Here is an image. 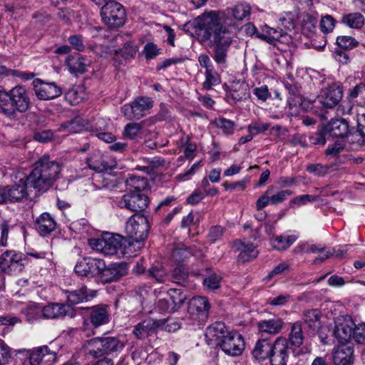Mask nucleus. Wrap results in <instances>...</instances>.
Here are the masks:
<instances>
[{
    "instance_id": "14",
    "label": "nucleus",
    "mask_w": 365,
    "mask_h": 365,
    "mask_svg": "<svg viewBox=\"0 0 365 365\" xmlns=\"http://www.w3.org/2000/svg\"><path fill=\"white\" fill-rule=\"evenodd\" d=\"M354 325L352 319L349 316H341L336 319L334 335L339 343L348 342L353 338Z\"/></svg>"
},
{
    "instance_id": "18",
    "label": "nucleus",
    "mask_w": 365,
    "mask_h": 365,
    "mask_svg": "<svg viewBox=\"0 0 365 365\" xmlns=\"http://www.w3.org/2000/svg\"><path fill=\"white\" fill-rule=\"evenodd\" d=\"M234 247L235 248V251L239 252L237 261L240 264H245L250 262L257 258L259 255L257 246L254 245L251 242H246L245 240L235 241Z\"/></svg>"
},
{
    "instance_id": "21",
    "label": "nucleus",
    "mask_w": 365,
    "mask_h": 365,
    "mask_svg": "<svg viewBox=\"0 0 365 365\" xmlns=\"http://www.w3.org/2000/svg\"><path fill=\"white\" fill-rule=\"evenodd\" d=\"M291 195L289 190H279L271 186L259 197L257 205H277L282 203Z\"/></svg>"
},
{
    "instance_id": "47",
    "label": "nucleus",
    "mask_w": 365,
    "mask_h": 365,
    "mask_svg": "<svg viewBox=\"0 0 365 365\" xmlns=\"http://www.w3.org/2000/svg\"><path fill=\"white\" fill-rule=\"evenodd\" d=\"M157 329L160 328L168 332H174L180 328V322L173 318L157 319Z\"/></svg>"
},
{
    "instance_id": "40",
    "label": "nucleus",
    "mask_w": 365,
    "mask_h": 365,
    "mask_svg": "<svg viewBox=\"0 0 365 365\" xmlns=\"http://www.w3.org/2000/svg\"><path fill=\"white\" fill-rule=\"evenodd\" d=\"M88 166L97 172H103L107 169L108 164L103 160V157L99 151L94 152L87 158Z\"/></svg>"
},
{
    "instance_id": "23",
    "label": "nucleus",
    "mask_w": 365,
    "mask_h": 365,
    "mask_svg": "<svg viewBox=\"0 0 365 365\" xmlns=\"http://www.w3.org/2000/svg\"><path fill=\"white\" fill-rule=\"evenodd\" d=\"M42 309L43 318L46 319L60 318L66 315L72 317L74 315L73 307L66 304L52 303L45 306Z\"/></svg>"
},
{
    "instance_id": "7",
    "label": "nucleus",
    "mask_w": 365,
    "mask_h": 365,
    "mask_svg": "<svg viewBox=\"0 0 365 365\" xmlns=\"http://www.w3.org/2000/svg\"><path fill=\"white\" fill-rule=\"evenodd\" d=\"M101 15L105 24L110 28L123 25L125 12L123 6L115 1H109L101 8Z\"/></svg>"
},
{
    "instance_id": "56",
    "label": "nucleus",
    "mask_w": 365,
    "mask_h": 365,
    "mask_svg": "<svg viewBox=\"0 0 365 365\" xmlns=\"http://www.w3.org/2000/svg\"><path fill=\"white\" fill-rule=\"evenodd\" d=\"M142 129V125L140 123H130L127 124L125 126L124 130H123V135L125 138L133 140L135 139L140 131Z\"/></svg>"
},
{
    "instance_id": "27",
    "label": "nucleus",
    "mask_w": 365,
    "mask_h": 365,
    "mask_svg": "<svg viewBox=\"0 0 365 365\" xmlns=\"http://www.w3.org/2000/svg\"><path fill=\"white\" fill-rule=\"evenodd\" d=\"M273 343L269 339H259L252 351V356L259 361L269 359Z\"/></svg>"
},
{
    "instance_id": "29",
    "label": "nucleus",
    "mask_w": 365,
    "mask_h": 365,
    "mask_svg": "<svg viewBox=\"0 0 365 365\" xmlns=\"http://www.w3.org/2000/svg\"><path fill=\"white\" fill-rule=\"evenodd\" d=\"M132 240H127L123 237L120 249L119 250V256L125 257H131L136 256L138 251L143 247V242Z\"/></svg>"
},
{
    "instance_id": "34",
    "label": "nucleus",
    "mask_w": 365,
    "mask_h": 365,
    "mask_svg": "<svg viewBox=\"0 0 365 365\" xmlns=\"http://www.w3.org/2000/svg\"><path fill=\"white\" fill-rule=\"evenodd\" d=\"M283 324L284 322L281 319L274 318L260 321L258 323V329L262 333L277 334L282 330Z\"/></svg>"
},
{
    "instance_id": "10",
    "label": "nucleus",
    "mask_w": 365,
    "mask_h": 365,
    "mask_svg": "<svg viewBox=\"0 0 365 365\" xmlns=\"http://www.w3.org/2000/svg\"><path fill=\"white\" fill-rule=\"evenodd\" d=\"M220 347L228 356H240L245 349L243 337L239 333L231 331L223 339Z\"/></svg>"
},
{
    "instance_id": "41",
    "label": "nucleus",
    "mask_w": 365,
    "mask_h": 365,
    "mask_svg": "<svg viewBox=\"0 0 365 365\" xmlns=\"http://www.w3.org/2000/svg\"><path fill=\"white\" fill-rule=\"evenodd\" d=\"M211 125L226 135L232 134L235 127V123L233 121L225 118H215L211 122Z\"/></svg>"
},
{
    "instance_id": "1",
    "label": "nucleus",
    "mask_w": 365,
    "mask_h": 365,
    "mask_svg": "<svg viewBox=\"0 0 365 365\" xmlns=\"http://www.w3.org/2000/svg\"><path fill=\"white\" fill-rule=\"evenodd\" d=\"M191 26L199 41L208 42L215 46L212 55L215 61L217 64H225L232 41V34L222 23L219 14L215 11L204 13L195 19Z\"/></svg>"
},
{
    "instance_id": "19",
    "label": "nucleus",
    "mask_w": 365,
    "mask_h": 365,
    "mask_svg": "<svg viewBox=\"0 0 365 365\" xmlns=\"http://www.w3.org/2000/svg\"><path fill=\"white\" fill-rule=\"evenodd\" d=\"M287 23L289 26H285L284 29H274L264 25L261 29L260 33H257V38L270 44H273L276 41H281L282 38H284L287 34V31L291 30L293 27L292 24L289 21Z\"/></svg>"
},
{
    "instance_id": "53",
    "label": "nucleus",
    "mask_w": 365,
    "mask_h": 365,
    "mask_svg": "<svg viewBox=\"0 0 365 365\" xmlns=\"http://www.w3.org/2000/svg\"><path fill=\"white\" fill-rule=\"evenodd\" d=\"M39 350L42 351L41 365H54L57 361L56 352L51 351L47 346H39Z\"/></svg>"
},
{
    "instance_id": "12",
    "label": "nucleus",
    "mask_w": 365,
    "mask_h": 365,
    "mask_svg": "<svg viewBox=\"0 0 365 365\" xmlns=\"http://www.w3.org/2000/svg\"><path fill=\"white\" fill-rule=\"evenodd\" d=\"M342 95L340 86L334 83L322 90L315 103H319L324 108H332L341 100Z\"/></svg>"
},
{
    "instance_id": "26",
    "label": "nucleus",
    "mask_w": 365,
    "mask_h": 365,
    "mask_svg": "<svg viewBox=\"0 0 365 365\" xmlns=\"http://www.w3.org/2000/svg\"><path fill=\"white\" fill-rule=\"evenodd\" d=\"M354 349L349 345L337 346L333 353V362L335 365H349L353 359Z\"/></svg>"
},
{
    "instance_id": "5",
    "label": "nucleus",
    "mask_w": 365,
    "mask_h": 365,
    "mask_svg": "<svg viewBox=\"0 0 365 365\" xmlns=\"http://www.w3.org/2000/svg\"><path fill=\"white\" fill-rule=\"evenodd\" d=\"M123 236L109 232L103 233L101 237L88 240V245L97 252L106 256L118 255Z\"/></svg>"
},
{
    "instance_id": "64",
    "label": "nucleus",
    "mask_w": 365,
    "mask_h": 365,
    "mask_svg": "<svg viewBox=\"0 0 365 365\" xmlns=\"http://www.w3.org/2000/svg\"><path fill=\"white\" fill-rule=\"evenodd\" d=\"M335 26V21L330 15H326L322 17L320 21V29L323 33L332 31Z\"/></svg>"
},
{
    "instance_id": "48",
    "label": "nucleus",
    "mask_w": 365,
    "mask_h": 365,
    "mask_svg": "<svg viewBox=\"0 0 365 365\" xmlns=\"http://www.w3.org/2000/svg\"><path fill=\"white\" fill-rule=\"evenodd\" d=\"M67 65L71 72L83 73L86 71V63L84 58L77 56H69L67 60Z\"/></svg>"
},
{
    "instance_id": "8",
    "label": "nucleus",
    "mask_w": 365,
    "mask_h": 365,
    "mask_svg": "<svg viewBox=\"0 0 365 365\" xmlns=\"http://www.w3.org/2000/svg\"><path fill=\"white\" fill-rule=\"evenodd\" d=\"M23 106V88L17 86L9 93L0 92V112L11 115L16 110L21 111Z\"/></svg>"
},
{
    "instance_id": "3",
    "label": "nucleus",
    "mask_w": 365,
    "mask_h": 365,
    "mask_svg": "<svg viewBox=\"0 0 365 365\" xmlns=\"http://www.w3.org/2000/svg\"><path fill=\"white\" fill-rule=\"evenodd\" d=\"M125 343L118 336L96 337L86 341L84 349L86 354L97 359L105 354L120 352Z\"/></svg>"
},
{
    "instance_id": "32",
    "label": "nucleus",
    "mask_w": 365,
    "mask_h": 365,
    "mask_svg": "<svg viewBox=\"0 0 365 365\" xmlns=\"http://www.w3.org/2000/svg\"><path fill=\"white\" fill-rule=\"evenodd\" d=\"M157 323L155 319H145L135 326L133 333L136 338L144 339L157 329Z\"/></svg>"
},
{
    "instance_id": "58",
    "label": "nucleus",
    "mask_w": 365,
    "mask_h": 365,
    "mask_svg": "<svg viewBox=\"0 0 365 365\" xmlns=\"http://www.w3.org/2000/svg\"><path fill=\"white\" fill-rule=\"evenodd\" d=\"M345 148L347 149L346 144L344 139L336 140L333 144L329 145L326 150V155L330 156H336Z\"/></svg>"
},
{
    "instance_id": "17",
    "label": "nucleus",
    "mask_w": 365,
    "mask_h": 365,
    "mask_svg": "<svg viewBox=\"0 0 365 365\" xmlns=\"http://www.w3.org/2000/svg\"><path fill=\"white\" fill-rule=\"evenodd\" d=\"M210 309V303L205 297H193L188 306V312L195 321L202 322L207 317V312Z\"/></svg>"
},
{
    "instance_id": "2",
    "label": "nucleus",
    "mask_w": 365,
    "mask_h": 365,
    "mask_svg": "<svg viewBox=\"0 0 365 365\" xmlns=\"http://www.w3.org/2000/svg\"><path fill=\"white\" fill-rule=\"evenodd\" d=\"M61 170V165L51 160L49 155L39 158L24 181V197L33 200L37 194L48 190L58 178Z\"/></svg>"
},
{
    "instance_id": "35",
    "label": "nucleus",
    "mask_w": 365,
    "mask_h": 365,
    "mask_svg": "<svg viewBox=\"0 0 365 365\" xmlns=\"http://www.w3.org/2000/svg\"><path fill=\"white\" fill-rule=\"evenodd\" d=\"M297 239L298 235L296 234L285 233L272 240L271 245L274 250L282 251L289 248Z\"/></svg>"
},
{
    "instance_id": "55",
    "label": "nucleus",
    "mask_w": 365,
    "mask_h": 365,
    "mask_svg": "<svg viewBox=\"0 0 365 365\" xmlns=\"http://www.w3.org/2000/svg\"><path fill=\"white\" fill-rule=\"evenodd\" d=\"M221 279V277L216 273H209V274L205 277L203 284L207 289L215 290L220 287Z\"/></svg>"
},
{
    "instance_id": "9",
    "label": "nucleus",
    "mask_w": 365,
    "mask_h": 365,
    "mask_svg": "<svg viewBox=\"0 0 365 365\" xmlns=\"http://www.w3.org/2000/svg\"><path fill=\"white\" fill-rule=\"evenodd\" d=\"M153 102L150 98L139 97L130 104L121 108V112L128 120L140 119L145 116L153 107Z\"/></svg>"
},
{
    "instance_id": "42",
    "label": "nucleus",
    "mask_w": 365,
    "mask_h": 365,
    "mask_svg": "<svg viewBox=\"0 0 365 365\" xmlns=\"http://www.w3.org/2000/svg\"><path fill=\"white\" fill-rule=\"evenodd\" d=\"M24 314L26 317V320L30 323H33L43 318V309L37 304L30 303L27 305Z\"/></svg>"
},
{
    "instance_id": "37",
    "label": "nucleus",
    "mask_w": 365,
    "mask_h": 365,
    "mask_svg": "<svg viewBox=\"0 0 365 365\" xmlns=\"http://www.w3.org/2000/svg\"><path fill=\"white\" fill-rule=\"evenodd\" d=\"M318 22V14L316 12L306 13L302 19V29L304 34L314 33Z\"/></svg>"
},
{
    "instance_id": "62",
    "label": "nucleus",
    "mask_w": 365,
    "mask_h": 365,
    "mask_svg": "<svg viewBox=\"0 0 365 365\" xmlns=\"http://www.w3.org/2000/svg\"><path fill=\"white\" fill-rule=\"evenodd\" d=\"M354 340L361 344H365V323H360L355 325L353 331Z\"/></svg>"
},
{
    "instance_id": "38",
    "label": "nucleus",
    "mask_w": 365,
    "mask_h": 365,
    "mask_svg": "<svg viewBox=\"0 0 365 365\" xmlns=\"http://www.w3.org/2000/svg\"><path fill=\"white\" fill-rule=\"evenodd\" d=\"M321 314L317 309L306 311L303 314V320L307 327L313 331H317L321 325Z\"/></svg>"
},
{
    "instance_id": "45",
    "label": "nucleus",
    "mask_w": 365,
    "mask_h": 365,
    "mask_svg": "<svg viewBox=\"0 0 365 365\" xmlns=\"http://www.w3.org/2000/svg\"><path fill=\"white\" fill-rule=\"evenodd\" d=\"M205 80L202 83L203 88L210 90L213 86H217L221 82V78L215 68L205 72Z\"/></svg>"
},
{
    "instance_id": "25",
    "label": "nucleus",
    "mask_w": 365,
    "mask_h": 365,
    "mask_svg": "<svg viewBox=\"0 0 365 365\" xmlns=\"http://www.w3.org/2000/svg\"><path fill=\"white\" fill-rule=\"evenodd\" d=\"M91 324L98 327L109 322V314L106 306H95L87 308Z\"/></svg>"
},
{
    "instance_id": "52",
    "label": "nucleus",
    "mask_w": 365,
    "mask_h": 365,
    "mask_svg": "<svg viewBox=\"0 0 365 365\" xmlns=\"http://www.w3.org/2000/svg\"><path fill=\"white\" fill-rule=\"evenodd\" d=\"M149 276L155 279L159 283L166 282L170 276L167 273L164 267L161 266L153 267L148 270Z\"/></svg>"
},
{
    "instance_id": "28",
    "label": "nucleus",
    "mask_w": 365,
    "mask_h": 365,
    "mask_svg": "<svg viewBox=\"0 0 365 365\" xmlns=\"http://www.w3.org/2000/svg\"><path fill=\"white\" fill-rule=\"evenodd\" d=\"M36 230L41 236H46L55 230L56 223L47 212L42 213L36 220Z\"/></svg>"
},
{
    "instance_id": "61",
    "label": "nucleus",
    "mask_w": 365,
    "mask_h": 365,
    "mask_svg": "<svg viewBox=\"0 0 365 365\" xmlns=\"http://www.w3.org/2000/svg\"><path fill=\"white\" fill-rule=\"evenodd\" d=\"M324 250V247L320 245L309 244V243H302L299 244L295 249L294 251L296 252H305V253H319V252H322Z\"/></svg>"
},
{
    "instance_id": "13",
    "label": "nucleus",
    "mask_w": 365,
    "mask_h": 365,
    "mask_svg": "<svg viewBox=\"0 0 365 365\" xmlns=\"http://www.w3.org/2000/svg\"><path fill=\"white\" fill-rule=\"evenodd\" d=\"M269 361L271 365H287L289 348L288 341L283 337H278L272 344Z\"/></svg>"
},
{
    "instance_id": "49",
    "label": "nucleus",
    "mask_w": 365,
    "mask_h": 365,
    "mask_svg": "<svg viewBox=\"0 0 365 365\" xmlns=\"http://www.w3.org/2000/svg\"><path fill=\"white\" fill-rule=\"evenodd\" d=\"M168 297L175 309L180 307L186 299L185 294L177 289H171L168 292Z\"/></svg>"
},
{
    "instance_id": "50",
    "label": "nucleus",
    "mask_w": 365,
    "mask_h": 365,
    "mask_svg": "<svg viewBox=\"0 0 365 365\" xmlns=\"http://www.w3.org/2000/svg\"><path fill=\"white\" fill-rule=\"evenodd\" d=\"M138 51V46L130 41H127L124 43L122 48L116 51V53H119L124 59L128 60L134 58Z\"/></svg>"
},
{
    "instance_id": "60",
    "label": "nucleus",
    "mask_w": 365,
    "mask_h": 365,
    "mask_svg": "<svg viewBox=\"0 0 365 365\" xmlns=\"http://www.w3.org/2000/svg\"><path fill=\"white\" fill-rule=\"evenodd\" d=\"M26 120L28 121L29 126L31 129H35L36 125H42L45 122L44 116L38 115L36 113L29 112L26 115Z\"/></svg>"
},
{
    "instance_id": "24",
    "label": "nucleus",
    "mask_w": 365,
    "mask_h": 365,
    "mask_svg": "<svg viewBox=\"0 0 365 365\" xmlns=\"http://www.w3.org/2000/svg\"><path fill=\"white\" fill-rule=\"evenodd\" d=\"M23 197V187L16 184L13 187H0V204L15 203Z\"/></svg>"
},
{
    "instance_id": "54",
    "label": "nucleus",
    "mask_w": 365,
    "mask_h": 365,
    "mask_svg": "<svg viewBox=\"0 0 365 365\" xmlns=\"http://www.w3.org/2000/svg\"><path fill=\"white\" fill-rule=\"evenodd\" d=\"M188 277V272L183 264L176 265L171 274L173 280L178 284L185 282Z\"/></svg>"
},
{
    "instance_id": "20",
    "label": "nucleus",
    "mask_w": 365,
    "mask_h": 365,
    "mask_svg": "<svg viewBox=\"0 0 365 365\" xmlns=\"http://www.w3.org/2000/svg\"><path fill=\"white\" fill-rule=\"evenodd\" d=\"M127 271V265L125 263H113L107 267L103 261V267L99 270L98 277L104 282H109L125 275Z\"/></svg>"
},
{
    "instance_id": "57",
    "label": "nucleus",
    "mask_w": 365,
    "mask_h": 365,
    "mask_svg": "<svg viewBox=\"0 0 365 365\" xmlns=\"http://www.w3.org/2000/svg\"><path fill=\"white\" fill-rule=\"evenodd\" d=\"M270 123H263L261 121H255L251 123L248 127L247 130L248 133H251L253 137L264 133L267 130L270 128Z\"/></svg>"
},
{
    "instance_id": "46",
    "label": "nucleus",
    "mask_w": 365,
    "mask_h": 365,
    "mask_svg": "<svg viewBox=\"0 0 365 365\" xmlns=\"http://www.w3.org/2000/svg\"><path fill=\"white\" fill-rule=\"evenodd\" d=\"M192 255L191 250L187 247H178L173 250L171 259L176 265H179Z\"/></svg>"
},
{
    "instance_id": "16",
    "label": "nucleus",
    "mask_w": 365,
    "mask_h": 365,
    "mask_svg": "<svg viewBox=\"0 0 365 365\" xmlns=\"http://www.w3.org/2000/svg\"><path fill=\"white\" fill-rule=\"evenodd\" d=\"M230 331L224 323L215 322L206 329L205 341L212 347L220 346Z\"/></svg>"
},
{
    "instance_id": "22",
    "label": "nucleus",
    "mask_w": 365,
    "mask_h": 365,
    "mask_svg": "<svg viewBox=\"0 0 365 365\" xmlns=\"http://www.w3.org/2000/svg\"><path fill=\"white\" fill-rule=\"evenodd\" d=\"M22 256L21 253H16L14 251L5 252L0 258V267L4 272L9 273L22 270Z\"/></svg>"
},
{
    "instance_id": "36",
    "label": "nucleus",
    "mask_w": 365,
    "mask_h": 365,
    "mask_svg": "<svg viewBox=\"0 0 365 365\" xmlns=\"http://www.w3.org/2000/svg\"><path fill=\"white\" fill-rule=\"evenodd\" d=\"M364 139L365 137L358 128L356 131L347 133L344 138L347 149L350 150H359L363 145Z\"/></svg>"
},
{
    "instance_id": "43",
    "label": "nucleus",
    "mask_w": 365,
    "mask_h": 365,
    "mask_svg": "<svg viewBox=\"0 0 365 365\" xmlns=\"http://www.w3.org/2000/svg\"><path fill=\"white\" fill-rule=\"evenodd\" d=\"M342 22L350 28L360 29L364 24V18L359 13H352L344 16Z\"/></svg>"
},
{
    "instance_id": "63",
    "label": "nucleus",
    "mask_w": 365,
    "mask_h": 365,
    "mask_svg": "<svg viewBox=\"0 0 365 365\" xmlns=\"http://www.w3.org/2000/svg\"><path fill=\"white\" fill-rule=\"evenodd\" d=\"M143 53L146 59H153L160 53V49L156 44L148 42L145 45Z\"/></svg>"
},
{
    "instance_id": "39",
    "label": "nucleus",
    "mask_w": 365,
    "mask_h": 365,
    "mask_svg": "<svg viewBox=\"0 0 365 365\" xmlns=\"http://www.w3.org/2000/svg\"><path fill=\"white\" fill-rule=\"evenodd\" d=\"M304 341V333L302 328V324L296 322L292 324L289 334V341L291 345L299 347Z\"/></svg>"
},
{
    "instance_id": "4",
    "label": "nucleus",
    "mask_w": 365,
    "mask_h": 365,
    "mask_svg": "<svg viewBox=\"0 0 365 365\" xmlns=\"http://www.w3.org/2000/svg\"><path fill=\"white\" fill-rule=\"evenodd\" d=\"M147 184L145 178L129 175L125 185L130 192L123 196L125 205H149L150 197L142 191L147 187Z\"/></svg>"
},
{
    "instance_id": "51",
    "label": "nucleus",
    "mask_w": 365,
    "mask_h": 365,
    "mask_svg": "<svg viewBox=\"0 0 365 365\" xmlns=\"http://www.w3.org/2000/svg\"><path fill=\"white\" fill-rule=\"evenodd\" d=\"M66 101L71 105H77L83 99V93L81 87L70 88L65 94Z\"/></svg>"
},
{
    "instance_id": "33",
    "label": "nucleus",
    "mask_w": 365,
    "mask_h": 365,
    "mask_svg": "<svg viewBox=\"0 0 365 365\" xmlns=\"http://www.w3.org/2000/svg\"><path fill=\"white\" fill-rule=\"evenodd\" d=\"M95 296V292H88L87 288L84 286L78 289L67 292L68 302L71 304H76L84 301H88L90 299L93 298Z\"/></svg>"
},
{
    "instance_id": "11",
    "label": "nucleus",
    "mask_w": 365,
    "mask_h": 365,
    "mask_svg": "<svg viewBox=\"0 0 365 365\" xmlns=\"http://www.w3.org/2000/svg\"><path fill=\"white\" fill-rule=\"evenodd\" d=\"M33 88L36 97L39 100L48 101L60 96L61 88L55 83H46L36 78L33 81Z\"/></svg>"
},
{
    "instance_id": "59",
    "label": "nucleus",
    "mask_w": 365,
    "mask_h": 365,
    "mask_svg": "<svg viewBox=\"0 0 365 365\" xmlns=\"http://www.w3.org/2000/svg\"><path fill=\"white\" fill-rule=\"evenodd\" d=\"M337 45L344 49H352L358 45V41L351 36H342L336 38Z\"/></svg>"
},
{
    "instance_id": "30",
    "label": "nucleus",
    "mask_w": 365,
    "mask_h": 365,
    "mask_svg": "<svg viewBox=\"0 0 365 365\" xmlns=\"http://www.w3.org/2000/svg\"><path fill=\"white\" fill-rule=\"evenodd\" d=\"M327 130L330 136L344 139L349 130L348 123L344 119L332 120L327 126Z\"/></svg>"
},
{
    "instance_id": "44",
    "label": "nucleus",
    "mask_w": 365,
    "mask_h": 365,
    "mask_svg": "<svg viewBox=\"0 0 365 365\" xmlns=\"http://www.w3.org/2000/svg\"><path fill=\"white\" fill-rule=\"evenodd\" d=\"M250 6L247 4H239L231 9H227V14L232 16L238 21L243 20L245 17L250 14Z\"/></svg>"
},
{
    "instance_id": "6",
    "label": "nucleus",
    "mask_w": 365,
    "mask_h": 365,
    "mask_svg": "<svg viewBox=\"0 0 365 365\" xmlns=\"http://www.w3.org/2000/svg\"><path fill=\"white\" fill-rule=\"evenodd\" d=\"M137 212L136 210H133ZM149 232L148 218L141 212H135L126 222L125 232L130 238L135 240L144 241Z\"/></svg>"
},
{
    "instance_id": "31",
    "label": "nucleus",
    "mask_w": 365,
    "mask_h": 365,
    "mask_svg": "<svg viewBox=\"0 0 365 365\" xmlns=\"http://www.w3.org/2000/svg\"><path fill=\"white\" fill-rule=\"evenodd\" d=\"M229 96L235 101L246 99L249 96V87L242 81L232 82L230 86Z\"/></svg>"
},
{
    "instance_id": "15",
    "label": "nucleus",
    "mask_w": 365,
    "mask_h": 365,
    "mask_svg": "<svg viewBox=\"0 0 365 365\" xmlns=\"http://www.w3.org/2000/svg\"><path fill=\"white\" fill-rule=\"evenodd\" d=\"M103 267V260L96 258L86 257L78 261L75 266L77 274L83 277L98 276L99 270Z\"/></svg>"
}]
</instances>
